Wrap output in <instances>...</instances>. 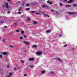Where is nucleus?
I'll use <instances>...</instances> for the list:
<instances>
[{"label": "nucleus", "instance_id": "obj_31", "mask_svg": "<svg viewBox=\"0 0 77 77\" xmlns=\"http://www.w3.org/2000/svg\"><path fill=\"white\" fill-rule=\"evenodd\" d=\"M33 67H34V66H30V68H33Z\"/></svg>", "mask_w": 77, "mask_h": 77}, {"label": "nucleus", "instance_id": "obj_8", "mask_svg": "<svg viewBox=\"0 0 77 77\" xmlns=\"http://www.w3.org/2000/svg\"><path fill=\"white\" fill-rule=\"evenodd\" d=\"M46 72V71L45 70H44L43 71H41V73L42 74H44Z\"/></svg>", "mask_w": 77, "mask_h": 77}, {"label": "nucleus", "instance_id": "obj_52", "mask_svg": "<svg viewBox=\"0 0 77 77\" xmlns=\"http://www.w3.org/2000/svg\"><path fill=\"white\" fill-rule=\"evenodd\" d=\"M11 0H8V2H10Z\"/></svg>", "mask_w": 77, "mask_h": 77}, {"label": "nucleus", "instance_id": "obj_15", "mask_svg": "<svg viewBox=\"0 0 77 77\" xmlns=\"http://www.w3.org/2000/svg\"><path fill=\"white\" fill-rule=\"evenodd\" d=\"M69 15H71V14H74V13H71V12H69Z\"/></svg>", "mask_w": 77, "mask_h": 77}, {"label": "nucleus", "instance_id": "obj_48", "mask_svg": "<svg viewBox=\"0 0 77 77\" xmlns=\"http://www.w3.org/2000/svg\"><path fill=\"white\" fill-rule=\"evenodd\" d=\"M43 14H44V12H42Z\"/></svg>", "mask_w": 77, "mask_h": 77}, {"label": "nucleus", "instance_id": "obj_43", "mask_svg": "<svg viewBox=\"0 0 77 77\" xmlns=\"http://www.w3.org/2000/svg\"><path fill=\"white\" fill-rule=\"evenodd\" d=\"M16 25H17V23H15L14 24V26H16Z\"/></svg>", "mask_w": 77, "mask_h": 77}, {"label": "nucleus", "instance_id": "obj_14", "mask_svg": "<svg viewBox=\"0 0 77 77\" xmlns=\"http://www.w3.org/2000/svg\"><path fill=\"white\" fill-rule=\"evenodd\" d=\"M37 4H38V2H34L33 3L34 5H37Z\"/></svg>", "mask_w": 77, "mask_h": 77}, {"label": "nucleus", "instance_id": "obj_11", "mask_svg": "<svg viewBox=\"0 0 77 77\" xmlns=\"http://www.w3.org/2000/svg\"><path fill=\"white\" fill-rule=\"evenodd\" d=\"M66 7H68L69 8H71V6L70 5H68L66 6Z\"/></svg>", "mask_w": 77, "mask_h": 77}, {"label": "nucleus", "instance_id": "obj_34", "mask_svg": "<svg viewBox=\"0 0 77 77\" xmlns=\"http://www.w3.org/2000/svg\"><path fill=\"white\" fill-rule=\"evenodd\" d=\"M26 6H29V4H26Z\"/></svg>", "mask_w": 77, "mask_h": 77}, {"label": "nucleus", "instance_id": "obj_12", "mask_svg": "<svg viewBox=\"0 0 77 77\" xmlns=\"http://www.w3.org/2000/svg\"><path fill=\"white\" fill-rule=\"evenodd\" d=\"M5 22L3 20H1L0 21V24H2V23H4Z\"/></svg>", "mask_w": 77, "mask_h": 77}, {"label": "nucleus", "instance_id": "obj_6", "mask_svg": "<svg viewBox=\"0 0 77 77\" xmlns=\"http://www.w3.org/2000/svg\"><path fill=\"white\" fill-rule=\"evenodd\" d=\"M23 43L25 44H26V45H29V42H26L23 41Z\"/></svg>", "mask_w": 77, "mask_h": 77}, {"label": "nucleus", "instance_id": "obj_29", "mask_svg": "<svg viewBox=\"0 0 77 77\" xmlns=\"http://www.w3.org/2000/svg\"><path fill=\"white\" fill-rule=\"evenodd\" d=\"M10 47H11V48H14V46H12L11 45H10Z\"/></svg>", "mask_w": 77, "mask_h": 77}, {"label": "nucleus", "instance_id": "obj_40", "mask_svg": "<svg viewBox=\"0 0 77 77\" xmlns=\"http://www.w3.org/2000/svg\"><path fill=\"white\" fill-rule=\"evenodd\" d=\"M7 13L9 14L10 13V11H8L7 12Z\"/></svg>", "mask_w": 77, "mask_h": 77}, {"label": "nucleus", "instance_id": "obj_21", "mask_svg": "<svg viewBox=\"0 0 77 77\" xmlns=\"http://www.w3.org/2000/svg\"><path fill=\"white\" fill-rule=\"evenodd\" d=\"M27 21H30V18H27Z\"/></svg>", "mask_w": 77, "mask_h": 77}, {"label": "nucleus", "instance_id": "obj_55", "mask_svg": "<svg viewBox=\"0 0 77 77\" xmlns=\"http://www.w3.org/2000/svg\"><path fill=\"white\" fill-rule=\"evenodd\" d=\"M51 12H53V10H51Z\"/></svg>", "mask_w": 77, "mask_h": 77}, {"label": "nucleus", "instance_id": "obj_44", "mask_svg": "<svg viewBox=\"0 0 77 77\" xmlns=\"http://www.w3.org/2000/svg\"><path fill=\"white\" fill-rule=\"evenodd\" d=\"M24 76H27V74H24Z\"/></svg>", "mask_w": 77, "mask_h": 77}, {"label": "nucleus", "instance_id": "obj_35", "mask_svg": "<svg viewBox=\"0 0 77 77\" xmlns=\"http://www.w3.org/2000/svg\"><path fill=\"white\" fill-rule=\"evenodd\" d=\"M67 46V44H66V45H65L64 46V47H66Z\"/></svg>", "mask_w": 77, "mask_h": 77}, {"label": "nucleus", "instance_id": "obj_47", "mask_svg": "<svg viewBox=\"0 0 77 77\" xmlns=\"http://www.w3.org/2000/svg\"><path fill=\"white\" fill-rule=\"evenodd\" d=\"M40 0V1L41 2V1H44V0Z\"/></svg>", "mask_w": 77, "mask_h": 77}, {"label": "nucleus", "instance_id": "obj_33", "mask_svg": "<svg viewBox=\"0 0 77 77\" xmlns=\"http://www.w3.org/2000/svg\"><path fill=\"white\" fill-rule=\"evenodd\" d=\"M23 37L24 38H27V37H26V36L25 35H24Z\"/></svg>", "mask_w": 77, "mask_h": 77}, {"label": "nucleus", "instance_id": "obj_50", "mask_svg": "<svg viewBox=\"0 0 77 77\" xmlns=\"http://www.w3.org/2000/svg\"><path fill=\"white\" fill-rule=\"evenodd\" d=\"M22 6H24V4H22Z\"/></svg>", "mask_w": 77, "mask_h": 77}, {"label": "nucleus", "instance_id": "obj_16", "mask_svg": "<svg viewBox=\"0 0 77 77\" xmlns=\"http://www.w3.org/2000/svg\"><path fill=\"white\" fill-rule=\"evenodd\" d=\"M38 23V22L36 21H34L33 22V24H37Z\"/></svg>", "mask_w": 77, "mask_h": 77}, {"label": "nucleus", "instance_id": "obj_1", "mask_svg": "<svg viewBox=\"0 0 77 77\" xmlns=\"http://www.w3.org/2000/svg\"><path fill=\"white\" fill-rule=\"evenodd\" d=\"M5 3L6 6L3 5V7H5V8H6V11H8V9H9V6H8V3Z\"/></svg>", "mask_w": 77, "mask_h": 77}, {"label": "nucleus", "instance_id": "obj_9", "mask_svg": "<svg viewBox=\"0 0 77 77\" xmlns=\"http://www.w3.org/2000/svg\"><path fill=\"white\" fill-rule=\"evenodd\" d=\"M56 59H57V60H59L60 62H62L61 60L59 58H57Z\"/></svg>", "mask_w": 77, "mask_h": 77}, {"label": "nucleus", "instance_id": "obj_25", "mask_svg": "<svg viewBox=\"0 0 77 77\" xmlns=\"http://www.w3.org/2000/svg\"><path fill=\"white\" fill-rule=\"evenodd\" d=\"M23 33H24V32L23 31H21L22 34L23 35Z\"/></svg>", "mask_w": 77, "mask_h": 77}, {"label": "nucleus", "instance_id": "obj_18", "mask_svg": "<svg viewBox=\"0 0 77 77\" xmlns=\"http://www.w3.org/2000/svg\"><path fill=\"white\" fill-rule=\"evenodd\" d=\"M49 73H50V74H53V73H54V72L50 71L49 72Z\"/></svg>", "mask_w": 77, "mask_h": 77}, {"label": "nucleus", "instance_id": "obj_46", "mask_svg": "<svg viewBox=\"0 0 77 77\" xmlns=\"http://www.w3.org/2000/svg\"><path fill=\"white\" fill-rule=\"evenodd\" d=\"M7 67L8 68H9V66H7Z\"/></svg>", "mask_w": 77, "mask_h": 77}, {"label": "nucleus", "instance_id": "obj_22", "mask_svg": "<svg viewBox=\"0 0 77 77\" xmlns=\"http://www.w3.org/2000/svg\"><path fill=\"white\" fill-rule=\"evenodd\" d=\"M44 15L45 16H48V17H49L50 16L48 15V14H44Z\"/></svg>", "mask_w": 77, "mask_h": 77}, {"label": "nucleus", "instance_id": "obj_19", "mask_svg": "<svg viewBox=\"0 0 77 77\" xmlns=\"http://www.w3.org/2000/svg\"><path fill=\"white\" fill-rule=\"evenodd\" d=\"M73 6H74V7H76V6H77V5L76 4H74L73 5Z\"/></svg>", "mask_w": 77, "mask_h": 77}, {"label": "nucleus", "instance_id": "obj_17", "mask_svg": "<svg viewBox=\"0 0 77 77\" xmlns=\"http://www.w3.org/2000/svg\"><path fill=\"white\" fill-rule=\"evenodd\" d=\"M12 73H10L9 75L8 76H7V77H10V76H11V75H12Z\"/></svg>", "mask_w": 77, "mask_h": 77}, {"label": "nucleus", "instance_id": "obj_23", "mask_svg": "<svg viewBox=\"0 0 77 77\" xmlns=\"http://www.w3.org/2000/svg\"><path fill=\"white\" fill-rule=\"evenodd\" d=\"M30 9V8H27L26 9V11H28V10H29Z\"/></svg>", "mask_w": 77, "mask_h": 77}, {"label": "nucleus", "instance_id": "obj_13", "mask_svg": "<svg viewBox=\"0 0 77 77\" xmlns=\"http://www.w3.org/2000/svg\"><path fill=\"white\" fill-rule=\"evenodd\" d=\"M33 48H37V46H36V45H33Z\"/></svg>", "mask_w": 77, "mask_h": 77}, {"label": "nucleus", "instance_id": "obj_51", "mask_svg": "<svg viewBox=\"0 0 77 77\" xmlns=\"http://www.w3.org/2000/svg\"><path fill=\"white\" fill-rule=\"evenodd\" d=\"M15 69H16V68H14V70H15Z\"/></svg>", "mask_w": 77, "mask_h": 77}, {"label": "nucleus", "instance_id": "obj_26", "mask_svg": "<svg viewBox=\"0 0 77 77\" xmlns=\"http://www.w3.org/2000/svg\"><path fill=\"white\" fill-rule=\"evenodd\" d=\"M23 17H24V16H23V15L21 16L20 17V18H23Z\"/></svg>", "mask_w": 77, "mask_h": 77}, {"label": "nucleus", "instance_id": "obj_39", "mask_svg": "<svg viewBox=\"0 0 77 77\" xmlns=\"http://www.w3.org/2000/svg\"><path fill=\"white\" fill-rule=\"evenodd\" d=\"M60 5L61 6H62V4L61 3H60Z\"/></svg>", "mask_w": 77, "mask_h": 77}, {"label": "nucleus", "instance_id": "obj_59", "mask_svg": "<svg viewBox=\"0 0 77 77\" xmlns=\"http://www.w3.org/2000/svg\"><path fill=\"white\" fill-rule=\"evenodd\" d=\"M63 0H61L62 1H63Z\"/></svg>", "mask_w": 77, "mask_h": 77}, {"label": "nucleus", "instance_id": "obj_30", "mask_svg": "<svg viewBox=\"0 0 77 77\" xmlns=\"http://www.w3.org/2000/svg\"><path fill=\"white\" fill-rule=\"evenodd\" d=\"M3 43H5V40L3 39Z\"/></svg>", "mask_w": 77, "mask_h": 77}, {"label": "nucleus", "instance_id": "obj_24", "mask_svg": "<svg viewBox=\"0 0 77 77\" xmlns=\"http://www.w3.org/2000/svg\"><path fill=\"white\" fill-rule=\"evenodd\" d=\"M30 12H31V13H35V12L33 11H30Z\"/></svg>", "mask_w": 77, "mask_h": 77}, {"label": "nucleus", "instance_id": "obj_20", "mask_svg": "<svg viewBox=\"0 0 77 77\" xmlns=\"http://www.w3.org/2000/svg\"><path fill=\"white\" fill-rule=\"evenodd\" d=\"M20 61H21V62H22V63H24V61L23 60H21Z\"/></svg>", "mask_w": 77, "mask_h": 77}, {"label": "nucleus", "instance_id": "obj_10", "mask_svg": "<svg viewBox=\"0 0 77 77\" xmlns=\"http://www.w3.org/2000/svg\"><path fill=\"white\" fill-rule=\"evenodd\" d=\"M51 30H48L46 31L47 33H50L51 32Z\"/></svg>", "mask_w": 77, "mask_h": 77}, {"label": "nucleus", "instance_id": "obj_5", "mask_svg": "<svg viewBox=\"0 0 77 77\" xmlns=\"http://www.w3.org/2000/svg\"><path fill=\"white\" fill-rule=\"evenodd\" d=\"M73 2V1L72 0H70V1H69L67 2V3H72V2Z\"/></svg>", "mask_w": 77, "mask_h": 77}, {"label": "nucleus", "instance_id": "obj_2", "mask_svg": "<svg viewBox=\"0 0 77 77\" xmlns=\"http://www.w3.org/2000/svg\"><path fill=\"white\" fill-rule=\"evenodd\" d=\"M42 51H38L37 52L36 54H37V55H41V54H42Z\"/></svg>", "mask_w": 77, "mask_h": 77}, {"label": "nucleus", "instance_id": "obj_42", "mask_svg": "<svg viewBox=\"0 0 77 77\" xmlns=\"http://www.w3.org/2000/svg\"><path fill=\"white\" fill-rule=\"evenodd\" d=\"M59 36L61 37V36H62V35H59Z\"/></svg>", "mask_w": 77, "mask_h": 77}, {"label": "nucleus", "instance_id": "obj_41", "mask_svg": "<svg viewBox=\"0 0 77 77\" xmlns=\"http://www.w3.org/2000/svg\"><path fill=\"white\" fill-rule=\"evenodd\" d=\"M36 14H37L38 15V14H40L38 13H36Z\"/></svg>", "mask_w": 77, "mask_h": 77}, {"label": "nucleus", "instance_id": "obj_57", "mask_svg": "<svg viewBox=\"0 0 77 77\" xmlns=\"http://www.w3.org/2000/svg\"><path fill=\"white\" fill-rule=\"evenodd\" d=\"M1 19V17H0V20Z\"/></svg>", "mask_w": 77, "mask_h": 77}, {"label": "nucleus", "instance_id": "obj_27", "mask_svg": "<svg viewBox=\"0 0 77 77\" xmlns=\"http://www.w3.org/2000/svg\"><path fill=\"white\" fill-rule=\"evenodd\" d=\"M16 32H19V30L17 29L16 31Z\"/></svg>", "mask_w": 77, "mask_h": 77}, {"label": "nucleus", "instance_id": "obj_37", "mask_svg": "<svg viewBox=\"0 0 77 77\" xmlns=\"http://www.w3.org/2000/svg\"><path fill=\"white\" fill-rule=\"evenodd\" d=\"M2 57V55H0V58H1Z\"/></svg>", "mask_w": 77, "mask_h": 77}, {"label": "nucleus", "instance_id": "obj_38", "mask_svg": "<svg viewBox=\"0 0 77 77\" xmlns=\"http://www.w3.org/2000/svg\"><path fill=\"white\" fill-rule=\"evenodd\" d=\"M49 4H50V5H52V2H50L49 3Z\"/></svg>", "mask_w": 77, "mask_h": 77}, {"label": "nucleus", "instance_id": "obj_4", "mask_svg": "<svg viewBox=\"0 0 77 77\" xmlns=\"http://www.w3.org/2000/svg\"><path fill=\"white\" fill-rule=\"evenodd\" d=\"M43 8H45L46 9H47V8H48V6H47L46 5H43Z\"/></svg>", "mask_w": 77, "mask_h": 77}, {"label": "nucleus", "instance_id": "obj_49", "mask_svg": "<svg viewBox=\"0 0 77 77\" xmlns=\"http://www.w3.org/2000/svg\"><path fill=\"white\" fill-rule=\"evenodd\" d=\"M56 14H59V12H56Z\"/></svg>", "mask_w": 77, "mask_h": 77}, {"label": "nucleus", "instance_id": "obj_28", "mask_svg": "<svg viewBox=\"0 0 77 77\" xmlns=\"http://www.w3.org/2000/svg\"><path fill=\"white\" fill-rule=\"evenodd\" d=\"M18 14H21V12H20V11H19Z\"/></svg>", "mask_w": 77, "mask_h": 77}, {"label": "nucleus", "instance_id": "obj_58", "mask_svg": "<svg viewBox=\"0 0 77 77\" xmlns=\"http://www.w3.org/2000/svg\"><path fill=\"white\" fill-rule=\"evenodd\" d=\"M0 71H1V69H0Z\"/></svg>", "mask_w": 77, "mask_h": 77}, {"label": "nucleus", "instance_id": "obj_53", "mask_svg": "<svg viewBox=\"0 0 77 77\" xmlns=\"http://www.w3.org/2000/svg\"><path fill=\"white\" fill-rule=\"evenodd\" d=\"M21 11V10H20V9H19V10H18V11Z\"/></svg>", "mask_w": 77, "mask_h": 77}, {"label": "nucleus", "instance_id": "obj_36", "mask_svg": "<svg viewBox=\"0 0 77 77\" xmlns=\"http://www.w3.org/2000/svg\"><path fill=\"white\" fill-rule=\"evenodd\" d=\"M47 2L48 3H50V1H48Z\"/></svg>", "mask_w": 77, "mask_h": 77}, {"label": "nucleus", "instance_id": "obj_45", "mask_svg": "<svg viewBox=\"0 0 77 77\" xmlns=\"http://www.w3.org/2000/svg\"><path fill=\"white\" fill-rule=\"evenodd\" d=\"M18 3H20V4H21V3H20V2L19 1L18 2Z\"/></svg>", "mask_w": 77, "mask_h": 77}, {"label": "nucleus", "instance_id": "obj_7", "mask_svg": "<svg viewBox=\"0 0 77 77\" xmlns=\"http://www.w3.org/2000/svg\"><path fill=\"white\" fill-rule=\"evenodd\" d=\"M2 54H3V55H7V54H8V53L5 52H3Z\"/></svg>", "mask_w": 77, "mask_h": 77}, {"label": "nucleus", "instance_id": "obj_56", "mask_svg": "<svg viewBox=\"0 0 77 77\" xmlns=\"http://www.w3.org/2000/svg\"><path fill=\"white\" fill-rule=\"evenodd\" d=\"M65 2H66V1H67V0H65Z\"/></svg>", "mask_w": 77, "mask_h": 77}, {"label": "nucleus", "instance_id": "obj_54", "mask_svg": "<svg viewBox=\"0 0 77 77\" xmlns=\"http://www.w3.org/2000/svg\"><path fill=\"white\" fill-rule=\"evenodd\" d=\"M5 28H7V26H5Z\"/></svg>", "mask_w": 77, "mask_h": 77}, {"label": "nucleus", "instance_id": "obj_3", "mask_svg": "<svg viewBox=\"0 0 77 77\" xmlns=\"http://www.w3.org/2000/svg\"><path fill=\"white\" fill-rule=\"evenodd\" d=\"M35 60V59L33 58H29V61H33Z\"/></svg>", "mask_w": 77, "mask_h": 77}, {"label": "nucleus", "instance_id": "obj_32", "mask_svg": "<svg viewBox=\"0 0 77 77\" xmlns=\"http://www.w3.org/2000/svg\"><path fill=\"white\" fill-rule=\"evenodd\" d=\"M23 37H20V39H23Z\"/></svg>", "mask_w": 77, "mask_h": 77}]
</instances>
